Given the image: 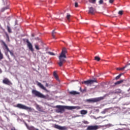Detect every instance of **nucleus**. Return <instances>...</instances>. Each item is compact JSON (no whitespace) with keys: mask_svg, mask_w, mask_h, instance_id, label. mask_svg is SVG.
I'll use <instances>...</instances> for the list:
<instances>
[{"mask_svg":"<svg viewBox=\"0 0 130 130\" xmlns=\"http://www.w3.org/2000/svg\"><path fill=\"white\" fill-rule=\"evenodd\" d=\"M7 57H8V59H9V60H11V58H10V56H7Z\"/></svg>","mask_w":130,"mask_h":130,"instance_id":"obj_41","label":"nucleus"},{"mask_svg":"<svg viewBox=\"0 0 130 130\" xmlns=\"http://www.w3.org/2000/svg\"><path fill=\"white\" fill-rule=\"evenodd\" d=\"M80 90L82 92H84L87 91V89L85 88L83 90H82V87H80Z\"/></svg>","mask_w":130,"mask_h":130,"instance_id":"obj_28","label":"nucleus"},{"mask_svg":"<svg viewBox=\"0 0 130 130\" xmlns=\"http://www.w3.org/2000/svg\"><path fill=\"white\" fill-rule=\"evenodd\" d=\"M83 123L85 124H88V122L87 121H83Z\"/></svg>","mask_w":130,"mask_h":130,"instance_id":"obj_34","label":"nucleus"},{"mask_svg":"<svg viewBox=\"0 0 130 130\" xmlns=\"http://www.w3.org/2000/svg\"><path fill=\"white\" fill-rule=\"evenodd\" d=\"M122 93V90L120 89H116L115 90V93Z\"/></svg>","mask_w":130,"mask_h":130,"instance_id":"obj_21","label":"nucleus"},{"mask_svg":"<svg viewBox=\"0 0 130 130\" xmlns=\"http://www.w3.org/2000/svg\"><path fill=\"white\" fill-rule=\"evenodd\" d=\"M49 85H48V83H46V87H49Z\"/></svg>","mask_w":130,"mask_h":130,"instance_id":"obj_38","label":"nucleus"},{"mask_svg":"<svg viewBox=\"0 0 130 130\" xmlns=\"http://www.w3.org/2000/svg\"><path fill=\"white\" fill-rule=\"evenodd\" d=\"M115 130H118V129H115Z\"/></svg>","mask_w":130,"mask_h":130,"instance_id":"obj_44","label":"nucleus"},{"mask_svg":"<svg viewBox=\"0 0 130 130\" xmlns=\"http://www.w3.org/2000/svg\"><path fill=\"white\" fill-rule=\"evenodd\" d=\"M11 130H16L15 127H13L11 128Z\"/></svg>","mask_w":130,"mask_h":130,"instance_id":"obj_39","label":"nucleus"},{"mask_svg":"<svg viewBox=\"0 0 130 130\" xmlns=\"http://www.w3.org/2000/svg\"><path fill=\"white\" fill-rule=\"evenodd\" d=\"M56 108L58 109L56 110V112L58 113H62L64 110H73L74 109H80V107L76 106H56Z\"/></svg>","mask_w":130,"mask_h":130,"instance_id":"obj_1","label":"nucleus"},{"mask_svg":"<svg viewBox=\"0 0 130 130\" xmlns=\"http://www.w3.org/2000/svg\"><path fill=\"white\" fill-rule=\"evenodd\" d=\"M71 17H72V16L71 15H70L69 13L67 14L66 18H67L68 21H69V22H70V21H71V20H70Z\"/></svg>","mask_w":130,"mask_h":130,"instance_id":"obj_19","label":"nucleus"},{"mask_svg":"<svg viewBox=\"0 0 130 130\" xmlns=\"http://www.w3.org/2000/svg\"><path fill=\"white\" fill-rule=\"evenodd\" d=\"M31 36L32 37H34L35 36L34 35V34H31Z\"/></svg>","mask_w":130,"mask_h":130,"instance_id":"obj_42","label":"nucleus"},{"mask_svg":"<svg viewBox=\"0 0 130 130\" xmlns=\"http://www.w3.org/2000/svg\"><path fill=\"white\" fill-rule=\"evenodd\" d=\"M52 37L53 39H55V34H52Z\"/></svg>","mask_w":130,"mask_h":130,"instance_id":"obj_36","label":"nucleus"},{"mask_svg":"<svg viewBox=\"0 0 130 130\" xmlns=\"http://www.w3.org/2000/svg\"><path fill=\"white\" fill-rule=\"evenodd\" d=\"M25 125L27 128H28V130H39V129L36 128L33 126H28L27 123H26Z\"/></svg>","mask_w":130,"mask_h":130,"instance_id":"obj_14","label":"nucleus"},{"mask_svg":"<svg viewBox=\"0 0 130 130\" xmlns=\"http://www.w3.org/2000/svg\"><path fill=\"white\" fill-rule=\"evenodd\" d=\"M114 2V0H109L110 4H112Z\"/></svg>","mask_w":130,"mask_h":130,"instance_id":"obj_35","label":"nucleus"},{"mask_svg":"<svg viewBox=\"0 0 130 130\" xmlns=\"http://www.w3.org/2000/svg\"><path fill=\"white\" fill-rule=\"evenodd\" d=\"M69 93H70L71 95H77L80 94L79 92L75 91H70Z\"/></svg>","mask_w":130,"mask_h":130,"instance_id":"obj_16","label":"nucleus"},{"mask_svg":"<svg viewBox=\"0 0 130 130\" xmlns=\"http://www.w3.org/2000/svg\"><path fill=\"white\" fill-rule=\"evenodd\" d=\"M35 48L36 49V50H39L40 49V47L37 44H35Z\"/></svg>","mask_w":130,"mask_h":130,"instance_id":"obj_25","label":"nucleus"},{"mask_svg":"<svg viewBox=\"0 0 130 130\" xmlns=\"http://www.w3.org/2000/svg\"><path fill=\"white\" fill-rule=\"evenodd\" d=\"M9 9V7H7L4 8V10H8Z\"/></svg>","mask_w":130,"mask_h":130,"instance_id":"obj_37","label":"nucleus"},{"mask_svg":"<svg viewBox=\"0 0 130 130\" xmlns=\"http://www.w3.org/2000/svg\"><path fill=\"white\" fill-rule=\"evenodd\" d=\"M38 39H39V38H38Z\"/></svg>","mask_w":130,"mask_h":130,"instance_id":"obj_45","label":"nucleus"},{"mask_svg":"<svg viewBox=\"0 0 130 130\" xmlns=\"http://www.w3.org/2000/svg\"><path fill=\"white\" fill-rule=\"evenodd\" d=\"M16 107L19 108V109H23L29 112L32 111V109L30 107H28L27 106H25L22 104H17Z\"/></svg>","mask_w":130,"mask_h":130,"instance_id":"obj_5","label":"nucleus"},{"mask_svg":"<svg viewBox=\"0 0 130 130\" xmlns=\"http://www.w3.org/2000/svg\"><path fill=\"white\" fill-rule=\"evenodd\" d=\"M88 14H91V15L95 14V9L92 7L89 8Z\"/></svg>","mask_w":130,"mask_h":130,"instance_id":"obj_13","label":"nucleus"},{"mask_svg":"<svg viewBox=\"0 0 130 130\" xmlns=\"http://www.w3.org/2000/svg\"><path fill=\"white\" fill-rule=\"evenodd\" d=\"M123 80H120V81H117L115 83V85H119L121 83H123Z\"/></svg>","mask_w":130,"mask_h":130,"instance_id":"obj_20","label":"nucleus"},{"mask_svg":"<svg viewBox=\"0 0 130 130\" xmlns=\"http://www.w3.org/2000/svg\"><path fill=\"white\" fill-rule=\"evenodd\" d=\"M2 82L7 85H13L12 82H11L10 80H9L7 78H5L3 81Z\"/></svg>","mask_w":130,"mask_h":130,"instance_id":"obj_9","label":"nucleus"},{"mask_svg":"<svg viewBox=\"0 0 130 130\" xmlns=\"http://www.w3.org/2000/svg\"><path fill=\"white\" fill-rule=\"evenodd\" d=\"M54 127L59 130H66L67 127L66 126H61L59 125L54 124Z\"/></svg>","mask_w":130,"mask_h":130,"instance_id":"obj_11","label":"nucleus"},{"mask_svg":"<svg viewBox=\"0 0 130 130\" xmlns=\"http://www.w3.org/2000/svg\"><path fill=\"white\" fill-rule=\"evenodd\" d=\"M38 86L40 88H41V89H43L44 91H46L47 92H49V91H48L47 89H46V88L41 83L38 82Z\"/></svg>","mask_w":130,"mask_h":130,"instance_id":"obj_12","label":"nucleus"},{"mask_svg":"<svg viewBox=\"0 0 130 130\" xmlns=\"http://www.w3.org/2000/svg\"><path fill=\"white\" fill-rule=\"evenodd\" d=\"M26 43H27V46H28L29 50H30L31 52H33L34 50L32 44L30 43L28 40H26Z\"/></svg>","mask_w":130,"mask_h":130,"instance_id":"obj_10","label":"nucleus"},{"mask_svg":"<svg viewBox=\"0 0 130 130\" xmlns=\"http://www.w3.org/2000/svg\"><path fill=\"white\" fill-rule=\"evenodd\" d=\"M52 33H56L55 30L54 29V30L52 31Z\"/></svg>","mask_w":130,"mask_h":130,"instance_id":"obj_40","label":"nucleus"},{"mask_svg":"<svg viewBox=\"0 0 130 130\" xmlns=\"http://www.w3.org/2000/svg\"><path fill=\"white\" fill-rule=\"evenodd\" d=\"M94 60H95L98 61H100L101 60V58L100 57H99L98 56H95V57H94Z\"/></svg>","mask_w":130,"mask_h":130,"instance_id":"obj_24","label":"nucleus"},{"mask_svg":"<svg viewBox=\"0 0 130 130\" xmlns=\"http://www.w3.org/2000/svg\"><path fill=\"white\" fill-rule=\"evenodd\" d=\"M100 127L98 125H89L87 127L86 130H98Z\"/></svg>","mask_w":130,"mask_h":130,"instance_id":"obj_7","label":"nucleus"},{"mask_svg":"<svg viewBox=\"0 0 130 130\" xmlns=\"http://www.w3.org/2000/svg\"><path fill=\"white\" fill-rule=\"evenodd\" d=\"M2 44H3L4 47H6V50H7V51H8V52H9V53H10V54H11V56H14L13 52L12 51H11V50L9 49V48H8L7 45H6V43H5V42H4L3 41H2Z\"/></svg>","mask_w":130,"mask_h":130,"instance_id":"obj_8","label":"nucleus"},{"mask_svg":"<svg viewBox=\"0 0 130 130\" xmlns=\"http://www.w3.org/2000/svg\"><path fill=\"white\" fill-rule=\"evenodd\" d=\"M48 54L50 55H53V56L55 55V53L52 52H48Z\"/></svg>","mask_w":130,"mask_h":130,"instance_id":"obj_27","label":"nucleus"},{"mask_svg":"<svg viewBox=\"0 0 130 130\" xmlns=\"http://www.w3.org/2000/svg\"><path fill=\"white\" fill-rule=\"evenodd\" d=\"M37 108H38V109H39L38 108H40V107H39V106H38Z\"/></svg>","mask_w":130,"mask_h":130,"instance_id":"obj_43","label":"nucleus"},{"mask_svg":"<svg viewBox=\"0 0 130 130\" xmlns=\"http://www.w3.org/2000/svg\"><path fill=\"white\" fill-rule=\"evenodd\" d=\"M53 76L54 77V78H55V79L57 81H59V79L58 78V76H57V74H56V72H54Z\"/></svg>","mask_w":130,"mask_h":130,"instance_id":"obj_15","label":"nucleus"},{"mask_svg":"<svg viewBox=\"0 0 130 130\" xmlns=\"http://www.w3.org/2000/svg\"><path fill=\"white\" fill-rule=\"evenodd\" d=\"M120 77H121V74H119L118 76H117L116 77V78H115V79H116V80L119 79L120 78Z\"/></svg>","mask_w":130,"mask_h":130,"instance_id":"obj_29","label":"nucleus"},{"mask_svg":"<svg viewBox=\"0 0 130 130\" xmlns=\"http://www.w3.org/2000/svg\"><path fill=\"white\" fill-rule=\"evenodd\" d=\"M68 53L67 49L66 48L62 49L61 53L59 56V62L58 65L59 67H62L63 64L65 63L66 60L65 58H67L66 54Z\"/></svg>","mask_w":130,"mask_h":130,"instance_id":"obj_2","label":"nucleus"},{"mask_svg":"<svg viewBox=\"0 0 130 130\" xmlns=\"http://www.w3.org/2000/svg\"><path fill=\"white\" fill-rule=\"evenodd\" d=\"M93 83H97V81L96 80H88L85 81L81 82V83L84 84L85 85H91Z\"/></svg>","mask_w":130,"mask_h":130,"instance_id":"obj_6","label":"nucleus"},{"mask_svg":"<svg viewBox=\"0 0 130 130\" xmlns=\"http://www.w3.org/2000/svg\"><path fill=\"white\" fill-rule=\"evenodd\" d=\"M88 2L90 3V4H96V0H88Z\"/></svg>","mask_w":130,"mask_h":130,"instance_id":"obj_23","label":"nucleus"},{"mask_svg":"<svg viewBox=\"0 0 130 130\" xmlns=\"http://www.w3.org/2000/svg\"><path fill=\"white\" fill-rule=\"evenodd\" d=\"M6 37H7V41L8 42H10V37H9L8 34H6Z\"/></svg>","mask_w":130,"mask_h":130,"instance_id":"obj_26","label":"nucleus"},{"mask_svg":"<svg viewBox=\"0 0 130 130\" xmlns=\"http://www.w3.org/2000/svg\"><path fill=\"white\" fill-rule=\"evenodd\" d=\"M108 109H106L105 110H104V111L101 112V113L103 114H105L106 113V111H107Z\"/></svg>","mask_w":130,"mask_h":130,"instance_id":"obj_30","label":"nucleus"},{"mask_svg":"<svg viewBox=\"0 0 130 130\" xmlns=\"http://www.w3.org/2000/svg\"><path fill=\"white\" fill-rule=\"evenodd\" d=\"M7 30L9 33H12V29L10 26H7Z\"/></svg>","mask_w":130,"mask_h":130,"instance_id":"obj_22","label":"nucleus"},{"mask_svg":"<svg viewBox=\"0 0 130 130\" xmlns=\"http://www.w3.org/2000/svg\"><path fill=\"white\" fill-rule=\"evenodd\" d=\"M130 65V63L125 66V67L122 68H117V70H118V71H124V69H125V68H127V66H129Z\"/></svg>","mask_w":130,"mask_h":130,"instance_id":"obj_17","label":"nucleus"},{"mask_svg":"<svg viewBox=\"0 0 130 130\" xmlns=\"http://www.w3.org/2000/svg\"><path fill=\"white\" fill-rule=\"evenodd\" d=\"M104 1L103 0H100L99 2V5H102L103 4Z\"/></svg>","mask_w":130,"mask_h":130,"instance_id":"obj_32","label":"nucleus"},{"mask_svg":"<svg viewBox=\"0 0 130 130\" xmlns=\"http://www.w3.org/2000/svg\"><path fill=\"white\" fill-rule=\"evenodd\" d=\"M31 93L32 94L35 95L36 97H38L39 98H42L44 99H45L46 98L45 95H44L40 91H38L36 89L32 90Z\"/></svg>","mask_w":130,"mask_h":130,"instance_id":"obj_4","label":"nucleus"},{"mask_svg":"<svg viewBox=\"0 0 130 130\" xmlns=\"http://www.w3.org/2000/svg\"><path fill=\"white\" fill-rule=\"evenodd\" d=\"M75 8H78V7H79V5L78 4V3H77V2L75 3Z\"/></svg>","mask_w":130,"mask_h":130,"instance_id":"obj_33","label":"nucleus"},{"mask_svg":"<svg viewBox=\"0 0 130 130\" xmlns=\"http://www.w3.org/2000/svg\"><path fill=\"white\" fill-rule=\"evenodd\" d=\"M80 113L81 115H86L87 114V111H86L85 110H81L80 111Z\"/></svg>","mask_w":130,"mask_h":130,"instance_id":"obj_18","label":"nucleus"},{"mask_svg":"<svg viewBox=\"0 0 130 130\" xmlns=\"http://www.w3.org/2000/svg\"><path fill=\"white\" fill-rule=\"evenodd\" d=\"M105 96H101L100 98H94L93 99H88L86 100V102H88V103H97L98 102L101 101L105 99Z\"/></svg>","mask_w":130,"mask_h":130,"instance_id":"obj_3","label":"nucleus"},{"mask_svg":"<svg viewBox=\"0 0 130 130\" xmlns=\"http://www.w3.org/2000/svg\"><path fill=\"white\" fill-rule=\"evenodd\" d=\"M118 14H119V15L121 16L123 14V11H119V12H118Z\"/></svg>","mask_w":130,"mask_h":130,"instance_id":"obj_31","label":"nucleus"}]
</instances>
